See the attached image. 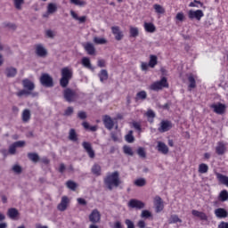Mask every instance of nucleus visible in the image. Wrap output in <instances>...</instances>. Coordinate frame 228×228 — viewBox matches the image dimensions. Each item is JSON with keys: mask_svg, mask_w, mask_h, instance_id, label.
<instances>
[{"mask_svg": "<svg viewBox=\"0 0 228 228\" xmlns=\"http://www.w3.org/2000/svg\"><path fill=\"white\" fill-rule=\"evenodd\" d=\"M66 186L67 188H69V190H72V191H76V188H77V183H76L74 181L72 180H69L66 183Z\"/></svg>", "mask_w": 228, "mask_h": 228, "instance_id": "nucleus-38", "label": "nucleus"}, {"mask_svg": "<svg viewBox=\"0 0 228 228\" xmlns=\"http://www.w3.org/2000/svg\"><path fill=\"white\" fill-rule=\"evenodd\" d=\"M13 3L16 10H22V4H24V0H13Z\"/></svg>", "mask_w": 228, "mask_h": 228, "instance_id": "nucleus-50", "label": "nucleus"}, {"mask_svg": "<svg viewBox=\"0 0 228 228\" xmlns=\"http://www.w3.org/2000/svg\"><path fill=\"white\" fill-rule=\"evenodd\" d=\"M125 224L127 226L126 228H134V223L131 219L125 220Z\"/></svg>", "mask_w": 228, "mask_h": 228, "instance_id": "nucleus-57", "label": "nucleus"}, {"mask_svg": "<svg viewBox=\"0 0 228 228\" xmlns=\"http://www.w3.org/2000/svg\"><path fill=\"white\" fill-rule=\"evenodd\" d=\"M138 35H139L138 28L130 27V37H132L133 38H136Z\"/></svg>", "mask_w": 228, "mask_h": 228, "instance_id": "nucleus-46", "label": "nucleus"}, {"mask_svg": "<svg viewBox=\"0 0 228 228\" xmlns=\"http://www.w3.org/2000/svg\"><path fill=\"white\" fill-rule=\"evenodd\" d=\"M134 184L139 188H142L147 184V180H145V178H139L134 182Z\"/></svg>", "mask_w": 228, "mask_h": 228, "instance_id": "nucleus-36", "label": "nucleus"}, {"mask_svg": "<svg viewBox=\"0 0 228 228\" xmlns=\"http://www.w3.org/2000/svg\"><path fill=\"white\" fill-rule=\"evenodd\" d=\"M12 171L15 174H22V167H20V165H14L12 167Z\"/></svg>", "mask_w": 228, "mask_h": 228, "instance_id": "nucleus-54", "label": "nucleus"}, {"mask_svg": "<svg viewBox=\"0 0 228 228\" xmlns=\"http://www.w3.org/2000/svg\"><path fill=\"white\" fill-rule=\"evenodd\" d=\"M153 8L156 13H160V14L165 13V8H163V6H161L160 4H154Z\"/></svg>", "mask_w": 228, "mask_h": 228, "instance_id": "nucleus-48", "label": "nucleus"}, {"mask_svg": "<svg viewBox=\"0 0 228 228\" xmlns=\"http://www.w3.org/2000/svg\"><path fill=\"white\" fill-rule=\"evenodd\" d=\"M208 170H209V167H208L207 164L202 163L199 166L200 174H208Z\"/></svg>", "mask_w": 228, "mask_h": 228, "instance_id": "nucleus-40", "label": "nucleus"}, {"mask_svg": "<svg viewBox=\"0 0 228 228\" xmlns=\"http://www.w3.org/2000/svg\"><path fill=\"white\" fill-rule=\"evenodd\" d=\"M157 151L161 154L167 155L168 154V146L163 142H158Z\"/></svg>", "mask_w": 228, "mask_h": 228, "instance_id": "nucleus-19", "label": "nucleus"}, {"mask_svg": "<svg viewBox=\"0 0 228 228\" xmlns=\"http://www.w3.org/2000/svg\"><path fill=\"white\" fill-rule=\"evenodd\" d=\"M211 108L214 110L215 113H217V115H224V113H225L226 107L224 103L213 104L211 105Z\"/></svg>", "mask_w": 228, "mask_h": 228, "instance_id": "nucleus-15", "label": "nucleus"}, {"mask_svg": "<svg viewBox=\"0 0 228 228\" xmlns=\"http://www.w3.org/2000/svg\"><path fill=\"white\" fill-rule=\"evenodd\" d=\"M74 114V107H68L63 113L64 117H71Z\"/></svg>", "mask_w": 228, "mask_h": 228, "instance_id": "nucleus-51", "label": "nucleus"}, {"mask_svg": "<svg viewBox=\"0 0 228 228\" xmlns=\"http://www.w3.org/2000/svg\"><path fill=\"white\" fill-rule=\"evenodd\" d=\"M17 152V148L12 144L10 145L9 147V154H15Z\"/></svg>", "mask_w": 228, "mask_h": 228, "instance_id": "nucleus-59", "label": "nucleus"}, {"mask_svg": "<svg viewBox=\"0 0 228 228\" xmlns=\"http://www.w3.org/2000/svg\"><path fill=\"white\" fill-rule=\"evenodd\" d=\"M92 173L94 175H101V166L99 164H94L92 167Z\"/></svg>", "mask_w": 228, "mask_h": 228, "instance_id": "nucleus-39", "label": "nucleus"}, {"mask_svg": "<svg viewBox=\"0 0 228 228\" xmlns=\"http://www.w3.org/2000/svg\"><path fill=\"white\" fill-rule=\"evenodd\" d=\"M69 2L76 6H86V2L83 0H69Z\"/></svg>", "mask_w": 228, "mask_h": 228, "instance_id": "nucleus-47", "label": "nucleus"}, {"mask_svg": "<svg viewBox=\"0 0 228 228\" xmlns=\"http://www.w3.org/2000/svg\"><path fill=\"white\" fill-rule=\"evenodd\" d=\"M84 49L90 56H94V54H95V46L92 43H86L84 45Z\"/></svg>", "mask_w": 228, "mask_h": 228, "instance_id": "nucleus-20", "label": "nucleus"}, {"mask_svg": "<svg viewBox=\"0 0 228 228\" xmlns=\"http://www.w3.org/2000/svg\"><path fill=\"white\" fill-rule=\"evenodd\" d=\"M147 99V92L145 91H140L136 94V96L134 98L135 102H138V101H145Z\"/></svg>", "mask_w": 228, "mask_h": 228, "instance_id": "nucleus-27", "label": "nucleus"}, {"mask_svg": "<svg viewBox=\"0 0 228 228\" xmlns=\"http://www.w3.org/2000/svg\"><path fill=\"white\" fill-rule=\"evenodd\" d=\"M219 197L222 202H225V200H228V191L226 190L222 191L219 194Z\"/></svg>", "mask_w": 228, "mask_h": 228, "instance_id": "nucleus-49", "label": "nucleus"}, {"mask_svg": "<svg viewBox=\"0 0 228 228\" xmlns=\"http://www.w3.org/2000/svg\"><path fill=\"white\" fill-rule=\"evenodd\" d=\"M93 42L96 45H105V44H108V40H106V38L98 37H94Z\"/></svg>", "mask_w": 228, "mask_h": 228, "instance_id": "nucleus-26", "label": "nucleus"}, {"mask_svg": "<svg viewBox=\"0 0 228 228\" xmlns=\"http://www.w3.org/2000/svg\"><path fill=\"white\" fill-rule=\"evenodd\" d=\"M89 222H92V224H99V222H101V212L97 209H94L89 215Z\"/></svg>", "mask_w": 228, "mask_h": 228, "instance_id": "nucleus-11", "label": "nucleus"}, {"mask_svg": "<svg viewBox=\"0 0 228 228\" xmlns=\"http://www.w3.org/2000/svg\"><path fill=\"white\" fill-rule=\"evenodd\" d=\"M188 81H189V88H197V82L195 81V77H193L192 74H190L188 76Z\"/></svg>", "mask_w": 228, "mask_h": 228, "instance_id": "nucleus-35", "label": "nucleus"}, {"mask_svg": "<svg viewBox=\"0 0 228 228\" xmlns=\"http://www.w3.org/2000/svg\"><path fill=\"white\" fill-rule=\"evenodd\" d=\"M151 216H152V213H151V211L149 210H142V214H141V218H151Z\"/></svg>", "mask_w": 228, "mask_h": 228, "instance_id": "nucleus-52", "label": "nucleus"}, {"mask_svg": "<svg viewBox=\"0 0 228 228\" xmlns=\"http://www.w3.org/2000/svg\"><path fill=\"white\" fill-rule=\"evenodd\" d=\"M61 77L60 79V86L62 88H67V86H69L70 79H72V76H74V71H72V69L65 67L61 69Z\"/></svg>", "mask_w": 228, "mask_h": 228, "instance_id": "nucleus-3", "label": "nucleus"}, {"mask_svg": "<svg viewBox=\"0 0 228 228\" xmlns=\"http://www.w3.org/2000/svg\"><path fill=\"white\" fill-rule=\"evenodd\" d=\"M216 179L220 184H224V186H227L228 188V176L225 175H222L220 173H216Z\"/></svg>", "mask_w": 228, "mask_h": 228, "instance_id": "nucleus-21", "label": "nucleus"}, {"mask_svg": "<svg viewBox=\"0 0 228 228\" xmlns=\"http://www.w3.org/2000/svg\"><path fill=\"white\" fill-rule=\"evenodd\" d=\"M168 86L169 85L167 77H163L159 81H156L151 84L150 88L154 92H159V90H163V88H168Z\"/></svg>", "mask_w": 228, "mask_h": 228, "instance_id": "nucleus-5", "label": "nucleus"}, {"mask_svg": "<svg viewBox=\"0 0 228 228\" xmlns=\"http://www.w3.org/2000/svg\"><path fill=\"white\" fill-rule=\"evenodd\" d=\"M176 20H179L180 22H183L184 20V13L183 12H178L175 16Z\"/></svg>", "mask_w": 228, "mask_h": 228, "instance_id": "nucleus-58", "label": "nucleus"}, {"mask_svg": "<svg viewBox=\"0 0 228 228\" xmlns=\"http://www.w3.org/2000/svg\"><path fill=\"white\" fill-rule=\"evenodd\" d=\"M126 142L127 143H134V135H133V130H130L128 134L125 136Z\"/></svg>", "mask_w": 228, "mask_h": 228, "instance_id": "nucleus-37", "label": "nucleus"}, {"mask_svg": "<svg viewBox=\"0 0 228 228\" xmlns=\"http://www.w3.org/2000/svg\"><path fill=\"white\" fill-rule=\"evenodd\" d=\"M62 95L66 102H76L77 101V93L70 88H66L62 92Z\"/></svg>", "mask_w": 228, "mask_h": 228, "instance_id": "nucleus-4", "label": "nucleus"}, {"mask_svg": "<svg viewBox=\"0 0 228 228\" xmlns=\"http://www.w3.org/2000/svg\"><path fill=\"white\" fill-rule=\"evenodd\" d=\"M77 200L80 206H86V204H87L86 200H85L83 198H78Z\"/></svg>", "mask_w": 228, "mask_h": 228, "instance_id": "nucleus-61", "label": "nucleus"}, {"mask_svg": "<svg viewBox=\"0 0 228 228\" xmlns=\"http://www.w3.org/2000/svg\"><path fill=\"white\" fill-rule=\"evenodd\" d=\"M191 215H193V216H197V218H200L201 220L208 222V215H206L204 212L193 209L191 211Z\"/></svg>", "mask_w": 228, "mask_h": 228, "instance_id": "nucleus-23", "label": "nucleus"}, {"mask_svg": "<svg viewBox=\"0 0 228 228\" xmlns=\"http://www.w3.org/2000/svg\"><path fill=\"white\" fill-rule=\"evenodd\" d=\"M16 149L18 148H22L26 145V142L25 141H17L15 142L12 143Z\"/></svg>", "mask_w": 228, "mask_h": 228, "instance_id": "nucleus-55", "label": "nucleus"}, {"mask_svg": "<svg viewBox=\"0 0 228 228\" xmlns=\"http://www.w3.org/2000/svg\"><path fill=\"white\" fill-rule=\"evenodd\" d=\"M6 77H15L17 76V69L14 67H8L5 69Z\"/></svg>", "mask_w": 228, "mask_h": 228, "instance_id": "nucleus-24", "label": "nucleus"}, {"mask_svg": "<svg viewBox=\"0 0 228 228\" xmlns=\"http://www.w3.org/2000/svg\"><path fill=\"white\" fill-rule=\"evenodd\" d=\"M154 206H155L156 213H161V211H163V208H165V206L163 205V200H161V197L159 196L155 197Z\"/></svg>", "mask_w": 228, "mask_h": 228, "instance_id": "nucleus-14", "label": "nucleus"}, {"mask_svg": "<svg viewBox=\"0 0 228 228\" xmlns=\"http://www.w3.org/2000/svg\"><path fill=\"white\" fill-rule=\"evenodd\" d=\"M145 221H143V220H140V221H138V223H137V227H139V228H145Z\"/></svg>", "mask_w": 228, "mask_h": 228, "instance_id": "nucleus-62", "label": "nucleus"}, {"mask_svg": "<svg viewBox=\"0 0 228 228\" xmlns=\"http://www.w3.org/2000/svg\"><path fill=\"white\" fill-rule=\"evenodd\" d=\"M99 77H100V81L101 83H104V81H108V77H109V75H108V70L106 69H102L100 71V73L98 74Z\"/></svg>", "mask_w": 228, "mask_h": 228, "instance_id": "nucleus-28", "label": "nucleus"}, {"mask_svg": "<svg viewBox=\"0 0 228 228\" xmlns=\"http://www.w3.org/2000/svg\"><path fill=\"white\" fill-rule=\"evenodd\" d=\"M69 206V197L63 196L61 198V203L57 206L59 211H65Z\"/></svg>", "mask_w": 228, "mask_h": 228, "instance_id": "nucleus-18", "label": "nucleus"}, {"mask_svg": "<svg viewBox=\"0 0 228 228\" xmlns=\"http://www.w3.org/2000/svg\"><path fill=\"white\" fill-rule=\"evenodd\" d=\"M112 228H124V227L122 226V223H120V221H117L114 224V226Z\"/></svg>", "mask_w": 228, "mask_h": 228, "instance_id": "nucleus-64", "label": "nucleus"}, {"mask_svg": "<svg viewBox=\"0 0 228 228\" xmlns=\"http://www.w3.org/2000/svg\"><path fill=\"white\" fill-rule=\"evenodd\" d=\"M31 119V111L28 109H26L22 112V120L23 122H29Z\"/></svg>", "mask_w": 228, "mask_h": 228, "instance_id": "nucleus-29", "label": "nucleus"}, {"mask_svg": "<svg viewBox=\"0 0 228 228\" xmlns=\"http://www.w3.org/2000/svg\"><path fill=\"white\" fill-rule=\"evenodd\" d=\"M82 65H84L86 69H92V63L90 62V59L88 57H84L82 59Z\"/></svg>", "mask_w": 228, "mask_h": 228, "instance_id": "nucleus-45", "label": "nucleus"}, {"mask_svg": "<svg viewBox=\"0 0 228 228\" xmlns=\"http://www.w3.org/2000/svg\"><path fill=\"white\" fill-rule=\"evenodd\" d=\"M148 65L151 69H154L158 65V56H156V55H150V61H149Z\"/></svg>", "mask_w": 228, "mask_h": 228, "instance_id": "nucleus-30", "label": "nucleus"}, {"mask_svg": "<svg viewBox=\"0 0 228 228\" xmlns=\"http://www.w3.org/2000/svg\"><path fill=\"white\" fill-rule=\"evenodd\" d=\"M28 159H30V161H33V163H38V161H40V156H38L37 153L35 152L28 153Z\"/></svg>", "mask_w": 228, "mask_h": 228, "instance_id": "nucleus-31", "label": "nucleus"}, {"mask_svg": "<svg viewBox=\"0 0 228 228\" xmlns=\"http://www.w3.org/2000/svg\"><path fill=\"white\" fill-rule=\"evenodd\" d=\"M188 17L191 20H193V19H196V20H200L202 17H204V12H202V10H190L188 12Z\"/></svg>", "mask_w": 228, "mask_h": 228, "instance_id": "nucleus-8", "label": "nucleus"}, {"mask_svg": "<svg viewBox=\"0 0 228 228\" xmlns=\"http://www.w3.org/2000/svg\"><path fill=\"white\" fill-rule=\"evenodd\" d=\"M111 31L115 37V40H117L118 42H120V40L124 38V33L122 32V30H120V27L118 26L111 27Z\"/></svg>", "mask_w": 228, "mask_h": 228, "instance_id": "nucleus-12", "label": "nucleus"}, {"mask_svg": "<svg viewBox=\"0 0 228 228\" xmlns=\"http://www.w3.org/2000/svg\"><path fill=\"white\" fill-rule=\"evenodd\" d=\"M69 140L71 142H77V134L76 133V129L71 128L69 133Z\"/></svg>", "mask_w": 228, "mask_h": 228, "instance_id": "nucleus-34", "label": "nucleus"}, {"mask_svg": "<svg viewBox=\"0 0 228 228\" xmlns=\"http://www.w3.org/2000/svg\"><path fill=\"white\" fill-rule=\"evenodd\" d=\"M172 129V123L170 121H161L160 127H159V133H167Z\"/></svg>", "mask_w": 228, "mask_h": 228, "instance_id": "nucleus-16", "label": "nucleus"}, {"mask_svg": "<svg viewBox=\"0 0 228 228\" xmlns=\"http://www.w3.org/2000/svg\"><path fill=\"white\" fill-rule=\"evenodd\" d=\"M40 83H41L42 86H45L46 88H53V86H54V82L53 80V77L47 73L41 75Z\"/></svg>", "mask_w": 228, "mask_h": 228, "instance_id": "nucleus-6", "label": "nucleus"}, {"mask_svg": "<svg viewBox=\"0 0 228 228\" xmlns=\"http://www.w3.org/2000/svg\"><path fill=\"white\" fill-rule=\"evenodd\" d=\"M123 152L127 156H134V152L133 151V148L130 146L125 145L123 147Z\"/></svg>", "mask_w": 228, "mask_h": 228, "instance_id": "nucleus-41", "label": "nucleus"}, {"mask_svg": "<svg viewBox=\"0 0 228 228\" xmlns=\"http://www.w3.org/2000/svg\"><path fill=\"white\" fill-rule=\"evenodd\" d=\"M144 29L147 33H154V31H156V26L152 23L144 22Z\"/></svg>", "mask_w": 228, "mask_h": 228, "instance_id": "nucleus-32", "label": "nucleus"}, {"mask_svg": "<svg viewBox=\"0 0 228 228\" xmlns=\"http://www.w3.org/2000/svg\"><path fill=\"white\" fill-rule=\"evenodd\" d=\"M103 183L105 186L111 191L113 188H118L120 184H122V181H120V175L118 174V171H115L111 173L110 175H108L104 180Z\"/></svg>", "mask_w": 228, "mask_h": 228, "instance_id": "nucleus-2", "label": "nucleus"}, {"mask_svg": "<svg viewBox=\"0 0 228 228\" xmlns=\"http://www.w3.org/2000/svg\"><path fill=\"white\" fill-rule=\"evenodd\" d=\"M218 228H228V223L227 222H221L219 224H218Z\"/></svg>", "mask_w": 228, "mask_h": 228, "instance_id": "nucleus-63", "label": "nucleus"}, {"mask_svg": "<svg viewBox=\"0 0 228 228\" xmlns=\"http://www.w3.org/2000/svg\"><path fill=\"white\" fill-rule=\"evenodd\" d=\"M137 154H138L139 158H142L143 159H145V158H147V152H145V148H143V147H139L137 149Z\"/></svg>", "mask_w": 228, "mask_h": 228, "instance_id": "nucleus-44", "label": "nucleus"}, {"mask_svg": "<svg viewBox=\"0 0 228 228\" xmlns=\"http://www.w3.org/2000/svg\"><path fill=\"white\" fill-rule=\"evenodd\" d=\"M132 124H133V127L136 129V131H139V133H142V125H140V123L134 121Z\"/></svg>", "mask_w": 228, "mask_h": 228, "instance_id": "nucleus-56", "label": "nucleus"}, {"mask_svg": "<svg viewBox=\"0 0 228 228\" xmlns=\"http://www.w3.org/2000/svg\"><path fill=\"white\" fill-rule=\"evenodd\" d=\"M7 216L12 220H15L17 216H19V210H17V208H9L7 211Z\"/></svg>", "mask_w": 228, "mask_h": 228, "instance_id": "nucleus-25", "label": "nucleus"}, {"mask_svg": "<svg viewBox=\"0 0 228 228\" xmlns=\"http://www.w3.org/2000/svg\"><path fill=\"white\" fill-rule=\"evenodd\" d=\"M21 85L23 89L16 93L18 97H22L24 95L26 97L28 95H31V97H38V93H33V90L36 88L35 82L31 81L29 78H25L21 81Z\"/></svg>", "mask_w": 228, "mask_h": 228, "instance_id": "nucleus-1", "label": "nucleus"}, {"mask_svg": "<svg viewBox=\"0 0 228 228\" xmlns=\"http://www.w3.org/2000/svg\"><path fill=\"white\" fill-rule=\"evenodd\" d=\"M178 222L179 224H183V220L179 218L178 215H172L168 219V224H177Z\"/></svg>", "mask_w": 228, "mask_h": 228, "instance_id": "nucleus-33", "label": "nucleus"}, {"mask_svg": "<svg viewBox=\"0 0 228 228\" xmlns=\"http://www.w3.org/2000/svg\"><path fill=\"white\" fill-rule=\"evenodd\" d=\"M4 28H9V29H17V25L11 23V22H4L3 23Z\"/></svg>", "mask_w": 228, "mask_h": 228, "instance_id": "nucleus-53", "label": "nucleus"}, {"mask_svg": "<svg viewBox=\"0 0 228 228\" xmlns=\"http://www.w3.org/2000/svg\"><path fill=\"white\" fill-rule=\"evenodd\" d=\"M82 147L85 149L86 152L88 154L89 158L94 159L95 158V151H94V148H92V143L88 142H83Z\"/></svg>", "mask_w": 228, "mask_h": 228, "instance_id": "nucleus-10", "label": "nucleus"}, {"mask_svg": "<svg viewBox=\"0 0 228 228\" xmlns=\"http://www.w3.org/2000/svg\"><path fill=\"white\" fill-rule=\"evenodd\" d=\"M58 11V6H56L55 4H49L48 6H47V12L48 13H54Z\"/></svg>", "mask_w": 228, "mask_h": 228, "instance_id": "nucleus-43", "label": "nucleus"}, {"mask_svg": "<svg viewBox=\"0 0 228 228\" xmlns=\"http://www.w3.org/2000/svg\"><path fill=\"white\" fill-rule=\"evenodd\" d=\"M77 118H79V120H86V118H88V114H86V111L85 110H79L77 114Z\"/></svg>", "mask_w": 228, "mask_h": 228, "instance_id": "nucleus-42", "label": "nucleus"}, {"mask_svg": "<svg viewBox=\"0 0 228 228\" xmlns=\"http://www.w3.org/2000/svg\"><path fill=\"white\" fill-rule=\"evenodd\" d=\"M227 151V147H225V143L224 142H217V146L216 147V152L218 156H224Z\"/></svg>", "mask_w": 228, "mask_h": 228, "instance_id": "nucleus-17", "label": "nucleus"}, {"mask_svg": "<svg viewBox=\"0 0 228 228\" xmlns=\"http://www.w3.org/2000/svg\"><path fill=\"white\" fill-rule=\"evenodd\" d=\"M128 208H132L133 209H143V208H145V203H143V201L132 199L128 202Z\"/></svg>", "mask_w": 228, "mask_h": 228, "instance_id": "nucleus-9", "label": "nucleus"}, {"mask_svg": "<svg viewBox=\"0 0 228 228\" xmlns=\"http://www.w3.org/2000/svg\"><path fill=\"white\" fill-rule=\"evenodd\" d=\"M45 36L47 38H54V32L51 29L45 31Z\"/></svg>", "mask_w": 228, "mask_h": 228, "instance_id": "nucleus-60", "label": "nucleus"}, {"mask_svg": "<svg viewBox=\"0 0 228 228\" xmlns=\"http://www.w3.org/2000/svg\"><path fill=\"white\" fill-rule=\"evenodd\" d=\"M215 215L217 218H227L228 216V213L227 210H225V208H216L215 210Z\"/></svg>", "mask_w": 228, "mask_h": 228, "instance_id": "nucleus-22", "label": "nucleus"}, {"mask_svg": "<svg viewBox=\"0 0 228 228\" xmlns=\"http://www.w3.org/2000/svg\"><path fill=\"white\" fill-rule=\"evenodd\" d=\"M103 124L106 129H108L109 131H111V129L115 127V122H113V119H111V117H110L109 115H105L103 117Z\"/></svg>", "mask_w": 228, "mask_h": 228, "instance_id": "nucleus-13", "label": "nucleus"}, {"mask_svg": "<svg viewBox=\"0 0 228 228\" xmlns=\"http://www.w3.org/2000/svg\"><path fill=\"white\" fill-rule=\"evenodd\" d=\"M35 53L39 58H45L48 54L47 49L42 44H37L35 45Z\"/></svg>", "mask_w": 228, "mask_h": 228, "instance_id": "nucleus-7", "label": "nucleus"}]
</instances>
